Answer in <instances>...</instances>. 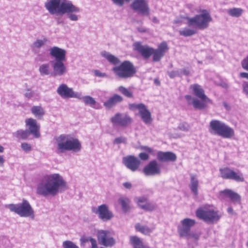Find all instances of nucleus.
Here are the masks:
<instances>
[{
  "mask_svg": "<svg viewBox=\"0 0 248 248\" xmlns=\"http://www.w3.org/2000/svg\"><path fill=\"white\" fill-rule=\"evenodd\" d=\"M66 189V182L59 173L44 175L37 186V194L46 197L55 196Z\"/></svg>",
  "mask_w": 248,
  "mask_h": 248,
  "instance_id": "1",
  "label": "nucleus"
},
{
  "mask_svg": "<svg viewBox=\"0 0 248 248\" xmlns=\"http://www.w3.org/2000/svg\"><path fill=\"white\" fill-rule=\"evenodd\" d=\"M45 6L52 15H63L66 13H78L80 11L79 7L67 0H47Z\"/></svg>",
  "mask_w": 248,
  "mask_h": 248,
  "instance_id": "2",
  "label": "nucleus"
},
{
  "mask_svg": "<svg viewBox=\"0 0 248 248\" xmlns=\"http://www.w3.org/2000/svg\"><path fill=\"white\" fill-rule=\"evenodd\" d=\"M56 140L59 153H64L66 151L78 152L81 149V144L79 140L69 135L62 134Z\"/></svg>",
  "mask_w": 248,
  "mask_h": 248,
  "instance_id": "3",
  "label": "nucleus"
},
{
  "mask_svg": "<svg viewBox=\"0 0 248 248\" xmlns=\"http://www.w3.org/2000/svg\"><path fill=\"white\" fill-rule=\"evenodd\" d=\"M201 13L192 17L185 16L183 18L187 20L188 26L203 30L208 28L209 23L212 21V18L209 12L206 10H202Z\"/></svg>",
  "mask_w": 248,
  "mask_h": 248,
  "instance_id": "4",
  "label": "nucleus"
},
{
  "mask_svg": "<svg viewBox=\"0 0 248 248\" xmlns=\"http://www.w3.org/2000/svg\"><path fill=\"white\" fill-rule=\"evenodd\" d=\"M209 132L224 138L229 139L234 135L233 129L223 122L212 120L209 124Z\"/></svg>",
  "mask_w": 248,
  "mask_h": 248,
  "instance_id": "5",
  "label": "nucleus"
},
{
  "mask_svg": "<svg viewBox=\"0 0 248 248\" xmlns=\"http://www.w3.org/2000/svg\"><path fill=\"white\" fill-rule=\"evenodd\" d=\"M114 74L121 78H127L133 76L136 71L133 64L129 61H124L120 65L112 69Z\"/></svg>",
  "mask_w": 248,
  "mask_h": 248,
  "instance_id": "6",
  "label": "nucleus"
},
{
  "mask_svg": "<svg viewBox=\"0 0 248 248\" xmlns=\"http://www.w3.org/2000/svg\"><path fill=\"white\" fill-rule=\"evenodd\" d=\"M196 216L208 223L217 221L220 217L217 211L212 209L199 208L196 212Z\"/></svg>",
  "mask_w": 248,
  "mask_h": 248,
  "instance_id": "7",
  "label": "nucleus"
},
{
  "mask_svg": "<svg viewBox=\"0 0 248 248\" xmlns=\"http://www.w3.org/2000/svg\"><path fill=\"white\" fill-rule=\"evenodd\" d=\"M113 232L109 230H100L97 232L99 243L105 247H112L115 244Z\"/></svg>",
  "mask_w": 248,
  "mask_h": 248,
  "instance_id": "8",
  "label": "nucleus"
},
{
  "mask_svg": "<svg viewBox=\"0 0 248 248\" xmlns=\"http://www.w3.org/2000/svg\"><path fill=\"white\" fill-rule=\"evenodd\" d=\"M92 212L98 216L103 221H108L113 217L112 212L109 210L108 206L105 204H101L97 207L92 208Z\"/></svg>",
  "mask_w": 248,
  "mask_h": 248,
  "instance_id": "9",
  "label": "nucleus"
},
{
  "mask_svg": "<svg viewBox=\"0 0 248 248\" xmlns=\"http://www.w3.org/2000/svg\"><path fill=\"white\" fill-rule=\"evenodd\" d=\"M16 214L21 217L34 219V212L29 202L26 200H23L22 203L16 205Z\"/></svg>",
  "mask_w": 248,
  "mask_h": 248,
  "instance_id": "10",
  "label": "nucleus"
},
{
  "mask_svg": "<svg viewBox=\"0 0 248 248\" xmlns=\"http://www.w3.org/2000/svg\"><path fill=\"white\" fill-rule=\"evenodd\" d=\"M57 93L62 98H75L81 99V93L74 91L72 88H69L65 84H61L57 89Z\"/></svg>",
  "mask_w": 248,
  "mask_h": 248,
  "instance_id": "11",
  "label": "nucleus"
},
{
  "mask_svg": "<svg viewBox=\"0 0 248 248\" xmlns=\"http://www.w3.org/2000/svg\"><path fill=\"white\" fill-rule=\"evenodd\" d=\"M196 224L194 219L189 218H186L180 221V224L177 227V232L180 237H184L188 235L190 232L191 228Z\"/></svg>",
  "mask_w": 248,
  "mask_h": 248,
  "instance_id": "12",
  "label": "nucleus"
},
{
  "mask_svg": "<svg viewBox=\"0 0 248 248\" xmlns=\"http://www.w3.org/2000/svg\"><path fill=\"white\" fill-rule=\"evenodd\" d=\"M113 125L126 127L132 123V119L128 115L121 113H117L110 119Z\"/></svg>",
  "mask_w": 248,
  "mask_h": 248,
  "instance_id": "13",
  "label": "nucleus"
},
{
  "mask_svg": "<svg viewBox=\"0 0 248 248\" xmlns=\"http://www.w3.org/2000/svg\"><path fill=\"white\" fill-rule=\"evenodd\" d=\"M65 61H50V64L52 68L51 76L54 77L64 75L67 69L64 63Z\"/></svg>",
  "mask_w": 248,
  "mask_h": 248,
  "instance_id": "14",
  "label": "nucleus"
},
{
  "mask_svg": "<svg viewBox=\"0 0 248 248\" xmlns=\"http://www.w3.org/2000/svg\"><path fill=\"white\" fill-rule=\"evenodd\" d=\"M122 162L128 169L133 172L138 170L141 164V161L138 158L132 155L124 157Z\"/></svg>",
  "mask_w": 248,
  "mask_h": 248,
  "instance_id": "15",
  "label": "nucleus"
},
{
  "mask_svg": "<svg viewBox=\"0 0 248 248\" xmlns=\"http://www.w3.org/2000/svg\"><path fill=\"white\" fill-rule=\"evenodd\" d=\"M131 7L142 16L149 15V8L145 0H134Z\"/></svg>",
  "mask_w": 248,
  "mask_h": 248,
  "instance_id": "16",
  "label": "nucleus"
},
{
  "mask_svg": "<svg viewBox=\"0 0 248 248\" xmlns=\"http://www.w3.org/2000/svg\"><path fill=\"white\" fill-rule=\"evenodd\" d=\"M142 172L146 176H155L161 173V169L158 166L157 161L154 160L143 168Z\"/></svg>",
  "mask_w": 248,
  "mask_h": 248,
  "instance_id": "17",
  "label": "nucleus"
},
{
  "mask_svg": "<svg viewBox=\"0 0 248 248\" xmlns=\"http://www.w3.org/2000/svg\"><path fill=\"white\" fill-rule=\"evenodd\" d=\"M218 198L220 200H225L228 198L233 203H241V196L231 189H226L218 193Z\"/></svg>",
  "mask_w": 248,
  "mask_h": 248,
  "instance_id": "18",
  "label": "nucleus"
},
{
  "mask_svg": "<svg viewBox=\"0 0 248 248\" xmlns=\"http://www.w3.org/2000/svg\"><path fill=\"white\" fill-rule=\"evenodd\" d=\"M26 125L28 126V131L35 138L40 137V126L37 124L36 120L32 118H29L25 121Z\"/></svg>",
  "mask_w": 248,
  "mask_h": 248,
  "instance_id": "19",
  "label": "nucleus"
},
{
  "mask_svg": "<svg viewBox=\"0 0 248 248\" xmlns=\"http://www.w3.org/2000/svg\"><path fill=\"white\" fill-rule=\"evenodd\" d=\"M135 50L137 51L145 59H148L152 55L154 48L148 46H142L139 42H136L134 44Z\"/></svg>",
  "mask_w": 248,
  "mask_h": 248,
  "instance_id": "20",
  "label": "nucleus"
},
{
  "mask_svg": "<svg viewBox=\"0 0 248 248\" xmlns=\"http://www.w3.org/2000/svg\"><path fill=\"white\" fill-rule=\"evenodd\" d=\"M168 46L165 42H162L157 49H154L152 55H153V61L158 62L163 57L165 52L168 49Z\"/></svg>",
  "mask_w": 248,
  "mask_h": 248,
  "instance_id": "21",
  "label": "nucleus"
},
{
  "mask_svg": "<svg viewBox=\"0 0 248 248\" xmlns=\"http://www.w3.org/2000/svg\"><path fill=\"white\" fill-rule=\"evenodd\" d=\"M50 56L55 58L52 61H65L66 51L57 46H53L49 49Z\"/></svg>",
  "mask_w": 248,
  "mask_h": 248,
  "instance_id": "22",
  "label": "nucleus"
},
{
  "mask_svg": "<svg viewBox=\"0 0 248 248\" xmlns=\"http://www.w3.org/2000/svg\"><path fill=\"white\" fill-rule=\"evenodd\" d=\"M190 88L192 89L194 94L196 96L203 101H207L209 103H212V100L210 99L204 93V91L202 87L197 84L192 85Z\"/></svg>",
  "mask_w": 248,
  "mask_h": 248,
  "instance_id": "23",
  "label": "nucleus"
},
{
  "mask_svg": "<svg viewBox=\"0 0 248 248\" xmlns=\"http://www.w3.org/2000/svg\"><path fill=\"white\" fill-rule=\"evenodd\" d=\"M156 156L157 159L160 162H174L176 160L175 154L171 152L159 151Z\"/></svg>",
  "mask_w": 248,
  "mask_h": 248,
  "instance_id": "24",
  "label": "nucleus"
},
{
  "mask_svg": "<svg viewBox=\"0 0 248 248\" xmlns=\"http://www.w3.org/2000/svg\"><path fill=\"white\" fill-rule=\"evenodd\" d=\"M123 100V97L117 94H114L107 101L104 102V106L107 108H110Z\"/></svg>",
  "mask_w": 248,
  "mask_h": 248,
  "instance_id": "25",
  "label": "nucleus"
},
{
  "mask_svg": "<svg viewBox=\"0 0 248 248\" xmlns=\"http://www.w3.org/2000/svg\"><path fill=\"white\" fill-rule=\"evenodd\" d=\"M190 181L189 184V187L190 188L191 192L195 196H197L198 195V188L199 187V181L196 175L191 174Z\"/></svg>",
  "mask_w": 248,
  "mask_h": 248,
  "instance_id": "26",
  "label": "nucleus"
},
{
  "mask_svg": "<svg viewBox=\"0 0 248 248\" xmlns=\"http://www.w3.org/2000/svg\"><path fill=\"white\" fill-rule=\"evenodd\" d=\"M139 114L141 119L146 124H149L152 122L151 114L144 105L143 107L140 110Z\"/></svg>",
  "mask_w": 248,
  "mask_h": 248,
  "instance_id": "27",
  "label": "nucleus"
},
{
  "mask_svg": "<svg viewBox=\"0 0 248 248\" xmlns=\"http://www.w3.org/2000/svg\"><path fill=\"white\" fill-rule=\"evenodd\" d=\"M130 242L133 248H150L148 246L144 245L142 241L137 236H131Z\"/></svg>",
  "mask_w": 248,
  "mask_h": 248,
  "instance_id": "28",
  "label": "nucleus"
},
{
  "mask_svg": "<svg viewBox=\"0 0 248 248\" xmlns=\"http://www.w3.org/2000/svg\"><path fill=\"white\" fill-rule=\"evenodd\" d=\"M81 99L83 100L85 105H90L91 107L95 109H98L100 108L99 104L97 103L94 99L91 96L86 95L82 96L81 95Z\"/></svg>",
  "mask_w": 248,
  "mask_h": 248,
  "instance_id": "29",
  "label": "nucleus"
},
{
  "mask_svg": "<svg viewBox=\"0 0 248 248\" xmlns=\"http://www.w3.org/2000/svg\"><path fill=\"white\" fill-rule=\"evenodd\" d=\"M135 228L137 231L145 235H149L154 229V228H150L146 225H141L140 223L136 224Z\"/></svg>",
  "mask_w": 248,
  "mask_h": 248,
  "instance_id": "30",
  "label": "nucleus"
},
{
  "mask_svg": "<svg viewBox=\"0 0 248 248\" xmlns=\"http://www.w3.org/2000/svg\"><path fill=\"white\" fill-rule=\"evenodd\" d=\"M101 55L103 57L105 58L109 62L114 65H117L120 62V61L118 58L108 52L104 51L102 52Z\"/></svg>",
  "mask_w": 248,
  "mask_h": 248,
  "instance_id": "31",
  "label": "nucleus"
},
{
  "mask_svg": "<svg viewBox=\"0 0 248 248\" xmlns=\"http://www.w3.org/2000/svg\"><path fill=\"white\" fill-rule=\"evenodd\" d=\"M119 203L121 205L123 211L124 212H127L129 209L130 200L127 197H122L118 200Z\"/></svg>",
  "mask_w": 248,
  "mask_h": 248,
  "instance_id": "32",
  "label": "nucleus"
},
{
  "mask_svg": "<svg viewBox=\"0 0 248 248\" xmlns=\"http://www.w3.org/2000/svg\"><path fill=\"white\" fill-rule=\"evenodd\" d=\"M47 41L48 40L46 38H44L43 39H37L31 45L32 50L35 52L37 51H38L40 47L44 45Z\"/></svg>",
  "mask_w": 248,
  "mask_h": 248,
  "instance_id": "33",
  "label": "nucleus"
},
{
  "mask_svg": "<svg viewBox=\"0 0 248 248\" xmlns=\"http://www.w3.org/2000/svg\"><path fill=\"white\" fill-rule=\"evenodd\" d=\"M80 242L81 246H85L86 243L90 242L91 243V248H94L97 245L96 240L92 237L82 236L80 238Z\"/></svg>",
  "mask_w": 248,
  "mask_h": 248,
  "instance_id": "34",
  "label": "nucleus"
},
{
  "mask_svg": "<svg viewBox=\"0 0 248 248\" xmlns=\"http://www.w3.org/2000/svg\"><path fill=\"white\" fill-rule=\"evenodd\" d=\"M50 64V63H44L40 66L39 68V71L41 75L46 76L50 74L51 75Z\"/></svg>",
  "mask_w": 248,
  "mask_h": 248,
  "instance_id": "35",
  "label": "nucleus"
},
{
  "mask_svg": "<svg viewBox=\"0 0 248 248\" xmlns=\"http://www.w3.org/2000/svg\"><path fill=\"white\" fill-rule=\"evenodd\" d=\"M179 32L180 35L188 37L196 34L197 31L195 29L185 28L182 30L179 31Z\"/></svg>",
  "mask_w": 248,
  "mask_h": 248,
  "instance_id": "36",
  "label": "nucleus"
},
{
  "mask_svg": "<svg viewBox=\"0 0 248 248\" xmlns=\"http://www.w3.org/2000/svg\"><path fill=\"white\" fill-rule=\"evenodd\" d=\"M32 113L38 118H40L45 114L43 108L40 106H33L31 108Z\"/></svg>",
  "mask_w": 248,
  "mask_h": 248,
  "instance_id": "37",
  "label": "nucleus"
},
{
  "mask_svg": "<svg viewBox=\"0 0 248 248\" xmlns=\"http://www.w3.org/2000/svg\"><path fill=\"white\" fill-rule=\"evenodd\" d=\"M209 103L207 101H201L197 98L193 99V105L195 108L202 109L206 107V104Z\"/></svg>",
  "mask_w": 248,
  "mask_h": 248,
  "instance_id": "38",
  "label": "nucleus"
},
{
  "mask_svg": "<svg viewBox=\"0 0 248 248\" xmlns=\"http://www.w3.org/2000/svg\"><path fill=\"white\" fill-rule=\"evenodd\" d=\"M232 170L228 167L219 169L220 176L225 179H230Z\"/></svg>",
  "mask_w": 248,
  "mask_h": 248,
  "instance_id": "39",
  "label": "nucleus"
},
{
  "mask_svg": "<svg viewBox=\"0 0 248 248\" xmlns=\"http://www.w3.org/2000/svg\"><path fill=\"white\" fill-rule=\"evenodd\" d=\"M230 180H232L236 182H243L244 178L241 172L240 171L236 172L232 170Z\"/></svg>",
  "mask_w": 248,
  "mask_h": 248,
  "instance_id": "40",
  "label": "nucleus"
},
{
  "mask_svg": "<svg viewBox=\"0 0 248 248\" xmlns=\"http://www.w3.org/2000/svg\"><path fill=\"white\" fill-rule=\"evenodd\" d=\"M118 91L127 97L131 98L133 97L132 92L130 90L125 88L124 86H120L118 88Z\"/></svg>",
  "mask_w": 248,
  "mask_h": 248,
  "instance_id": "41",
  "label": "nucleus"
},
{
  "mask_svg": "<svg viewBox=\"0 0 248 248\" xmlns=\"http://www.w3.org/2000/svg\"><path fill=\"white\" fill-rule=\"evenodd\" d=\"M242 12V9L233 8L228 10V14L232 16L239 17L241 15Z\"/></svg>",
  "mask_w": 248,
  "mask_h": 248,
  "instance_id": "42",
  "label": "nucleus"
},
{
  "mask_svg": "<svg viewBox=\"0 0 248 248\" xmlns=\"http://www.w3.org/2000/svg\"><path fill=\"white\" fill-rule=\"evenodd\" d=\"M201 235V232H189V234L188 235H186L184 237H186L187 239L189 240L190 239H193L195 241H197L200 236Z\"/></svg>",
  "mask_w": 248,
  "mask_h": 248,
  "instance_id": "43",
  "label": "nucleus"
},
{
  "mask_svg": "<svg viewBox=\"0 0 248 248\" xmlns=\"http://www.w3.org/2000/svg\"><path fill=\"white\" fill-rule=\"evenodd\" d=\"M138 205L141 209L148 210L149 204L146 202V199L144 198H140L138 201Z\"/></svg>",
  "mask_w": 248,
  "mask_h": 248,
  "instance_id": "44",
  "label": "nucleus"
},
{
  "mask_svg": "<svg viewBox=\"0 0 248 248\" xmlns=\"http://www.w3.org/2000/svg\"><path fill=\"white\" fill-rule=\"evenodd\" d=\"M62 247L63 248H79L73 242L70 240L63 241L62 242Z\"/></svg>",
  "mask_w": 248,
  "mask_h": 248,
  "instance_id": "45",
  "label": "nucleus"
},
{
  "mask_svg": "<svg viewBox=\"0 0 248 248\" xmlns=\"http://www.w3.org/2000/svg\"><path fill=\"white\" fill-rule=\"evenodd\" d=\"M190 128V126L189 124L186 122L180 124L178 126V129L181 131L185 132L188 131L189 130Z\"/></svg>",
  "mask_w": 248,
  "mask_h": 248,
  "instance_id": "46",
  "label": "nucleus"
},
{
  "mask_svg": "<svg viewBox=\"0 0 248 248\" xmlns=\"http://www.w3.org/2000/svg\"><path fill=\"white\" fill-rule=\"evenodd\" d=\"M16 134L20 136L23 139H27L30 135H31L28 130L25 131L18 130L16 131Z\"/></svg>",
  "mask_w": 248,
  "mask_h": 248,
  "instance_id": "47",
  "label": "nucleus"
},
{
  "mask_svg": "<svg viewBox=\"0 0 248 248\" xmlns=\"http://www.w3.org/2000/svg\"><path fill=\"white\" fill-rule=\"evenodd\" d=\"M144 104L142 103H140V104H130L129 105V108L131 110H134L135 109H138L139 111H140V109H141L142 107H143Z\"/></svg>",
  "mask_w": 248,
  "mask_h": 248,
  "instance_id": "48",
  "label": "nucleus"
},
{
  "mask_svg": "<svg viewBox=\"0 0 248 248\" xmlns=\"http://www.w3.org/2000/svg\"><path fill=\"white\" fill-rule=\"evenodd\" d=\"M126 141L127 139L125 137L121 136L115 138L113 140V143L114 144H119L121 143H126Z\"/></svg>",
  "mask_w": 248,
  "mask_h": 248,
  "instance_id": "49",
  "label": "nucleus"
},
{
  "mask_svg": "<svg viewBox=\"0 0 248 248\" xmlns=\"http://www.w3.org/2000/svg\"><path fill=\"white\" fill-rule=\"evenodd\" d=\"M167 75L170 78H173L176 77H180V74L179 72V70L168 71Z\"/></svg>",
  "mask_w": 248,
  "mask_h": 248,
  "instance_id": "50",
  "label": "nucleus"
},
{
  "mask_svg": "<svg viewBox=\"0 0 248 248\" xmlns=\"http://www.w3.org/2000/svg\"><path fill=\"white\" fill-rule=\"evenodd\" d=\"M21 149L25 152H26V153H28L32 150V148H31V145L26 142L22 143L21 145Z\"/></svg>",
  "mask_w": 248,
  "mask_h": 248,
  "instance_id": "51",
  "label": "nucleus"
},
{
  "mask_svg": "<svg viewBox=\"0 0 248 248\" xmlns=\"http://www.w3.org/2000/svg\"><path fill=\"white\" fill-rule=\"evenodd\" d=\"M131 0H111V1L115 4L122 6L124 2H129Z\"/></svg>",
  "mask_w": 248,
  "mask_h": 248,
  "instance_id": "52",
  "label": "nucleus"
},
{
  "mask_svg": "<svg viewBox=\"0 0 248 248\" xmlns=\"http://www.w3.org/2000/svg\"><path fill=\"white\" fill-rule=\"evenodd\" d=\"M68 14V17L72 21H77L78 19V16L74 14V13H67Z\"/></svg>",
  "mask_w": 248,
  "mask_h": 248,
  "instance_id": "53",
  "label": "nucleus"
},
{
  "mask_svg": "<svg viewBox=\"0 0 248 248\" xmlns=\"http://www.w3.org/2000/svg\"><path fill=\"white\" fill-rule=\"evenodd\" d=\"M241 64L244 69L248 71V56L242 61Z\"/></svg>",
  "mask_w": 248,
  "mask_h": 248,
  "instance_id": "54",
  "label": "nucleus"
},
{
  "mask_svg": "<svg viewBox=\"0 0 248 248\" xmlns=\"http://www.w3.org/2000/svg\"><path fill=\"white\" fill-rule=\"evenodd\" d=\"M139 157L142 160H147L149 158L148 155L146 153L143 152L140 153L139 155Z\"/></svg>",
  "mask_w": 248,
  "mask_h": 248,
  "instance_id": "55",
  "label": "nucleus"
},
{
  "mask_svg": "<svg viewBox=\"0 0 248 248\" xmlns=\"http://www.w3.org/2000/svg\"><path fill=\"white\" fill-rule=\"evenodd\" d=\"M179 72L180 74V77H181L182 75L188 76L190 73L189 71L186 69H179Z\"/></svg>",
  "mask_w": 248,
  "mask_h": 248,
  "instance_id": "56",
  "label": "nucleus"
},
{
  "mask_svg": "<svg viewBox=\"0 0 248 248\" xmlns=\"http://www.w3.org/2000/svg\"><path fill=\"white\" fill-rule=\"evenodd\" d=\"M94 75L98 77L104 78L107 77V75L105 73H101L99 70H95L94 72Z\"/></svg>",
  "mask_w": 248,
  "mask_h": 248,
  "instance_id": "57",
  "label": "nucleus"
},
{
  "mask_svg": "<svg viewBox=\"0 0 248 248\" xmlns=\"http://www.w3.org/2000/svg\"><path fill=\"white\" fill-rule=\"evenodd\" d=\"M185 97L187 100L188 104H193V99H195L194 98H193L190 95H186Z\"/></svg>",
  "mask_w": 248,
  "mask_h": 248,
  "instance_id": "58",
  "label": "nucleus"
},
{
  "mask_svg": "<svg viewBox=\"0 0 248 248\" xmlns=\"http://www.w3.org/2000/svg\"><path fill=\"white\" fill-rule=\"evenodd\" d=\"M6 207L9 208L11 211L16 212V205L13 204L6 205Z\"/></svg>",
  "mask_w": 248,
  "mask_h": 248,
  "instance_id": "59",
  "label": "nucleus"
},
{
  "mask_svg": "<svg viewBox=\"0 0 248 248\" xmlns=\"http://www.w3.org/2000/svg\"><path fill=\"white\" fill-rule=\"evenodd\" d=\"M123 185L127 189H131L132 188V184L130 182H124L123 184Z\"/></svg>",
  "mask_w": 248,
  "mask_h": 248,
  "instance_id": "60",
  "label": "nucleus"
},
{
  "mask_svg": "<svg viewBox=\"0 0 248 248\" xmlns=\"http://www.w3.org/2000/svg\"><path fill=\"white\" fill-rule=\"evenodd\" d=\"M243 88L245 93L248 94V84L244 83L243 85Z\"/></svg>",
  "mask_w": 248,
  "mask_h": 248,
  "instance_id": "61",
  "label": "nucleus"
},
{
  "mask_svg": "<svg viewBox=\"0 0 248 248\" xmlns=\"http://www.w3.org/2000/svg\"><path fill=\"white\" fill-rule=\"evenodd\" d=\"M33 93L32 92H31L30 90H29L25 93V96L28 97V98H29L33 96Z\"/></svg>",
  "mask_w": 248,
  "mask_h": 248,
  "instance_id": "62",
  "label": "nucleus"
},
{
  "mask_svg": "<svg viewBox=\"0 0 248 248\" xmlns=\"http://www.w3.org/2000/svg\"><path fill=\"white\" fill-rule=\"evenodd\" d=\"M138 31L140 32H146L147 31V29L143 27H140L137 28Z\"/></svg>",
  "mask_w": 248,
  "mask_h": 248,
  "instance_id": "63",
  "label": "nucleus"
},
{
  "mask_svg": "<svg viewBox=\"0 0 248 248\" xmlns=\"http://www.w3.org/2000/svg\"><path fill=\"white\" fill-rule=\"evenodd\" d=\"M240 77L242 78H246L248 79V73L246 72L240 73Z\"/></svg>",
  "mask_w": 248,
  "mask_h": 248,
  "instance_id": "64",
  "label": "nucleus"
}]
</instances>
